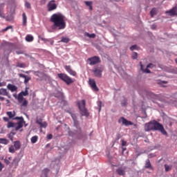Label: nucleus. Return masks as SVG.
I'll use <instances>...</instances> for the list:
<instances>
[{
  "label": "nucleus",
  "instance_id": "37998d69",
  "mask_svg": "<svg viewBox=\"0 0 177 177\" xmlns=\"http://www.w3.org/2000/svg\"><path fill=\"white\" fill-rule=\"evenodd\" d=\"M85 5H86V6H92V1H84Z\"/></svg>",
  "mask_w": 177,
  "mask_h": 177
},
{
  "label": "nucleus",
  "instance_id": "052dcab7",
  "mask_svg": "<svg viewBox=\"0 0 177 177\" xmlns=\"http://www.w3.org/2000/svg\"><path fill=\"white\" fill-rule=\"evenodd\" d=\"M148 157H149V158H153V157H154V154L150 153L149 155H148Z\"/></svg>",
  "mask_w": 177,
  "mask_h": 177
},
{
  "label": "nucleus",
  "instance_id": "c85d7f7f",
  "mask_svg": "<svg viewBox=\"0 0 177 177\" xmlns=\"http://www.w3.org/2000/svg\"><path fill=\"white\" fill-rule=\"evenodd\" d=\"M61 42H64V44H68V42H70V38L62 37Z\"/></svg>",
  "mask_w": 177,
  "mask_h": 177
},
{
  "label": "nucleus",
  "instance_id": "4d7b16f0",
  "mask_svg": "<svg viewBox=\"0 0 177 177\" xmlns=\"http://www.w3.org/2000/svg\"><path fill=\"white\" fill-rule=\"evenodd\" d=\"M122 106H127V100H124V102L121 103Z\"/></svg>",
  "mask_w": 177,
  "mask_h": 177
},
{
  "label": "nucleus",
  "instance_id": "4be33fe9",
  "mask_svg": "<svg viewBox=\"0 0 177 177\" xmlns=\"http://www.w3.org/2000/svg\"><path fill=\"white\" fill-rule=\"evenodd\" d=\"M157 12H158L157 8H153L150 11L151 17H154V16L157 15Z\"/></svg>",
  "mask_w": 177,
  "mask_h": 177
},
{
  "label": "nucleus",
  "instance_id": "412c9836",
  "mask_svg": "<svg viewBox=\"0 0 177 177\" xmlns=\"http://www.w3.org/2000/svg\"><path fill=\"white\" fill-rule=\"evenodd\" d=\"M22 19H23V22H22L23 26H27V15H26V12H24L22 14Z\"/></svg>",
  "mask_w": 177,
  "mask_h": 177
},
{
  "label": "nucleus",
  "instance_id": "7ed1b4c3",
  "mask_svg": "<svg viewBox=\"0 0 177 177\" xmlns=\"http://www.w3.org/2000/svg\"><path fill=\"white\" fill-rule=\"evenodd\" d=\"M57 77L59 78V80H62V81L65 82L66 85H71V84H73V82L75 81L66 73H58Z\"/></svg>",
  "mask_w": 177,
  "mask_h": 177
},
{
  "label": "nucleus",
  "instance_id": "ea45409f",
  "mask_svg": "<svg viewBox=\"0 0 177 177\" xmlns=\"http://www.w3.org/2000/svg\"><path fill=\"white\" fill-rule=\"evenodd\" d=\"M28 104V102H27L26 100H24L21 106H23L24 107H27Z\"/></svg>",
  "mask_w": 177,
  "mask_h": 177
},
{
  "label": "nucleus",
  "instance_id": "a18cd8bd",
  "mask_svg": "<svg viewBox=\"0 0 177 177\" xmlns=\"http://www.w3.org/2000/svg\"><path fill=\"white\" fill-rule=\"evenodd\" d=\"M136 48H138L137 45H133L130 47V50H135V49H136Z\"/></svg>",
  "mask_w": 177,
  "mask_h": 177
},
{
  "label": "nucleus",
  "instance_id": "7c9ffc66",
  "mask_svg": "<svg viewBox=\"0 0 177 177\" xmlns=\"http://www.w3.org/2000/svg\"><path fill=\"white\" fill-rule=\"evenodd\" d=\"M17 67H19L20 68H26V66L24 63L18 62L17 64Z\"/></svg>",
  "mask_w": 177,
  "mask_h": 177
},
{
  "label": "nucleus",
  "instance_id": "1a4fd4ad",
  "mask_svg": "<svg viewBox=\"0 0 177 177\" xmlns=\"http://www.w3.org/2000/svg\"><path fill=\"white\" fill-rule=\"evenodd\" d=\"M15 120H20V121H19L17 123V126L15 127V131H19V129H21V127L25 122L24 118H23V117H16Z\"/></svg>",
  "mask_w": 177,
  "mask_h": 177
},
{
  "label": "nucleus",
  "instance_id": "dca6fc26",
  "mask_svg": "<svg viewBox=\"0 0 177 177\" xmlns=\"http://www.w3.org/2000/svg\"><path fill=\"white\" fill-rule=\"evenodd\" d=\"M3 8H5V4H0V17L5 19V13H3Z\"/></svg>",
  "mask_w": 177,
  "mask_h": 177
},
{
  "label": "nucleus",
  "instance_id": "72a5a7b5",
  "mask_svg": "<svg viewBox=\"0 0 177 177\" xmlns=\"http://www.w3.org/2000/svg\"><path fill=\"white\" fill-rule=\"evenodd\" d=\"M40 128H46L48 127V124L46 122H41V124H39Z\"/></svg>",
  "mask_w": 177,
  "mask_h": 177
},
{
  "label": "nucleus",
  "instance_id": "79ce46f5",
  "mask_svg": "<svg viewBox=\"0 0 177 177\" xmlns=\"http://www.w3.org/2000/svg\"><path fill=\"white\" fill-rule=\"evenodd\" d=\"M132 59H138V53H133Z\"/></svg>",
  "mask_w": 177,
  "mask_h": 177
},
{
  "label": "nucleus",
  "instance_id": "cd10ccee",
  "mask_svg": "<svg viewBox=\"0 0 177 177\" xmlns=\"http://www.w3.org/2000/svg\"><path fill=\"white\" fill-rule=\"evenodd\" d=\"M31 143H37L38 142V136H32L30 139Z\"/></svg>",
  "mask_w": 177,
  "mask_h": 177
},
{
  "label": "nucleus",
  "instance_id": "9b49d317",
  "mask_svg": "<svg viewBox=\"0 0 177 177\" xmlns=\"http://www.w3.org/2000/svg\"><path fill=\"white\" fill-rule=\"evenodd\" d=\"M64 68H65L66 71H67V73H68V74H70V75H73V77H75L77 75V72H75L74 70H73V68H71V66L66 65L64 66Z\"/></svg>",
  "mask_w": 177,
  "mask_h": 177
},
{
  "label": "nucleus",
  "instance_id": "c9c22d12",
  "mask_svg": "<svg viewBox=\"0 0 177 177\" xmlns=\"http://www.w3.org/2000/svg\"><path fill=\"white\" fill-rule=\"evenodd\" d=\"M12 165L17 166V164H19V159L18 158H15L12 162Z\"/></svg>",
  "mask_w": 177,
  "mask_h": 177
},
{
  "label": "nucleus",
  "instance_id": "20e7f679",
  "mask_svg": "<svg viewBox=\"0 0 177 177\" xmlns=\"http://www.w3.org/2000/svg\"><path fill=\"white\" fill-rule=\"evenodd\" d=\"M85 100H82L81 102H77V106L80 110V114L88 117V115H89V113H88V110L85 108Z\"/></svg>",
  "mask_w": 177,
  "mask_h": 177
},
{
  "label": "nucleus",
  "instance_id": "c756f323",
  "mask_svg": "<svg viewBox=\"0 0 177 177\" xmlns=\"http://www.w3.org/2000/svg\"><path fill=\"white\" fill-rule=\"evenodd\" d=\"M10 161H12V156L4 159V162L6 164V165H9L10 164Z\"/></svg>",
  "mask_w": 177,
  "mask_h": 177
},
{
  "label": "nucleus",
  "instance_id": "e433bc0d",
  "mask_svg": "<svg viewBox=\"0 0 177 177\" xmlns=\"http://www.w3.org/2000/svg\"><path fill=\"white\" fill-rule=\"evenodd\" d=\"M21 94L23 95V96H28V88H26L25 91H22Z\"/></svg>",
  "mask_w": 177,
  "mask_h": 177
},
{
  "label": "nucleus",
  "instance_id": "0eeeda50",
  "mask_svg": "<svg viewBox=\"0 0 177 177\" xmlns=\"http://www.w3.org/2000/svg\"><path fill=\"white\" fill-rule=\"evenodd\" d=\"M90 66H95L97 63H100V58L97 56H94L88 59Z\"/></svg>",
  "mask_w": 177,
  "mask_h": 177
},
{
  "label": "nucleus",
  "instance_id": "4468645a",
  "mask_svg": "<svg viewBox=\"0 0 177 177\" xmlns=\"http://www.w3.org/2000/svg\"><path fill=\"white\" fill-rule=\"evenodd\" d=\"M13 146L15 149V150H20L21 147V143H20V141L17 140V141H14L13 142Z\"/></svg>",
  "mask_w": 177,
  "mask_h": 177
},
{
  "label": "nucleus",
  "instance_id": "09e8293b",
  "mask_svg": "<svg viewBox=\"0 0 177 177\" xmlns=\"http://www.w3.org/2000/svg\"><path fill=\"white\" fill-rule=\"evenodd\" d=\"M88 37H89V38H95L96 37V35H95V33L93 34H88Z\"/></svg>",
  "mask_w": 177,
  "mask_h": 177
},
{
  "label": "nucleus",
  "instance_id": "a878e982",
  "mask_svg": "<svg viewBox=\"0 0 177 177\" xmlns=\"http://www.w3.org/2000/svg\"><path fill=\"white\" fill-rule=\"evenodd\" d=\"M140 68L142 71H143L144 73H146L147 74H149V73H151L149 68H147L146 69H143V64H142V62H140Z\"/></svg>",
  "mask_w": 177,
  "mask_h": 177
},
{
  "label": "nucleus",
  "instance_id": "680f3d73",
  "mask_svg": "<svg viewBox=\"0 0 177 177\" xmlns=\"http://www.w3.org/2000/svg\"><path fill=\"white\" fill-rule=\"evenodd\" d=\"M122 149V153H124V151H125V150H127V148L123 147Z\"/></svg>",
  "mask_w": 177,
  "mask_h": 177
},
{
  "label": "nucleus",
  "instance_id": "49530a36",
  "mask_svg": "<svg viewBox=\"0 0 177 177\" xmlns=\"http://www.w3.org/2000/svg\"><path fill=\"white\" fill-rule=\"evenodd\" d=\"M102 104H103V102H102L101 101H100L98 102V107H99V111H100L102 110Z\"/></svg>",
  "mask_w": 177,
  "mask_h": 177
},
{
  "label": "nucleus",
  "instance_id": "b1692460",
  "mask_svg": "<svg viewBox=\"0 0 177 177\" xmlns=\"http://www.w3.org/2000/svg\"><path fill=\"white\" fill-rule=\"evenodd\" d=\"M26 41H27V42H32V41H34V37L32 35H28L26 37Z\"/></svg>",
  "mask_w": 177,
  "mask_h": 177
},
{
  "label": "nucleus",
  "instance_id": "2eb2a0df",
  "mask_svg": "<svg viewBox=\"0 0 177 177\" xmlns=\"http://www.w3.org/2000/svg\"><path fill=\"white\" fill-rule=\"evenodd\" d=\"M7 88L9 91H11V92H16V91H17V87L12 84H8Z\"/></svg>",
  "mask_w": 177,
  "mask_h": 177
},
{
  "label": "nucleus",
  "instance_id": "5701e85b",
  "mask_svg": "<svg viewBox=\"0 0 177 177\" xmlns=\"http://www.w3.org/2000/svg\"><path fill=\"white\" fill-rule=\"evenodd\" d=\"M145 168L147 169L150 168V169H153V167H151V163L150 162V160L149 159L146 160Z\"/></svg>",
  "mask_w": 177,
  "mask_h": 177
},
{
  "label": "nucleus",
  "instance_id": "f3484780",
  "mask_svg": "<svg viewBox=\"0 0 177 177\" xmlns=\"http://www.w3.org/2000/svg\"><path fill=\"white\" fill-rule=\"evenodd\" d=\"M6 115L10 119H13L16 116V112L15 111L6 112Z\"/></svg>",
  "mask_w": 177,
  "mask_h": 177
},
{
  "label": "nucleus",
  "instance_id": "a211bd4d",
  "mask_svg": "<svg viewBox=\"0 0 177 177\" xmlns=\"http://www.w3.org/2000/svg\"><path fill=\"white\" fill-rule=\"evenodd\" d=\"M67 113H69L71 115V118H73L75 124V127H77L78 125V120H77V116L75 114L70 113L69 111H67Z\"/></svg>",
  "mask_w": 177,
  "mask_h": 177
},
{
  "label": "nucleus",
  "instance_id": "864d4df0",
  "mask_svg": "<svg viewBox=\"0 0 177 177\" xmlns=\"http://www.w3.org/2000/svg\"><path fill=\"white\" fill-rule=\"evenodd\" d=\"M6 86V82H0V88L1 86Z\"/></svg>",
  "mask_w": 177,
  "mask_h": 177
},
{
  "label": "nucleus",
  "instance_id": "13d9d810",
  "mask_svg": "<svg viewBox=\"0 0 177 177\" xmlns=\"http://www.w3.org/2000/svg\"><path fill=\"white\" fill-rule=\"evenodd\" d=\"M23 99H24V98H23V95H19L18 96V100H19V102H21V100H23Z\"/></svg>",
  "mask_w": 177,
  "mask_h": 177
},
{
  "label": "nucleus",
  "instance_id": "9d476101",
  "mask_svg": "<svg viewBox=\"0 0 177 177\" xmlns=\"http://www.w3.org/2000/svg\"><path fill=\"white\" fill-rule=\"evenodd\" d=\"M119 124H122V125H125L126 127H128L129 125H133V123L131 121H129L128 120L125 119V118L122 117L118 120Z\"/></svg>",
  "mask_w": 177,
  "mask_h": 177
},
{
  "label": "nucleus",
  "instance_id": "393cba45",
  "mask_svg": "<svg viewBox=\"0 0 177 177\" xmlns=\"http://www.w3.org/2000/svg\"><path fill=\"white\" fill-rule=\"evenodd\" d=\"M17 150H16V148H15L14 145H11L8 148L9 153H12V154L15 153Z\"/></svg>",
  "mask_w": 177,
  "mask_h": 177
},
{
  "label": "nucleus",
  "instance_id": "473e14b6",
  "mask_svg": "<svg viewBox=\"0 0 177 177\" xmlns=\"http://www.w3.org/2000/svg\"><path fill=\"white\" fill-rule=\"evenodd\" d=\"M13 136H15V133L11 132L8 135V138L11 140L12 142H13Z\"/></svg>",
  "mask_w": 177,
  "mask_h": 177
},
{
  "label": "nucleus",
  "instance_id": "423d86ee",
  "mask_svg": "<svg viewBox=\"0 0 177 177\" xmlns=\"http://www.w3.org/2000/svg\"><path fill=\"white\" fill-rule=\"evenodd\" d=\"M55 2V0H51L48 2L47 5L48 12H52L53 10H56V9H57V5Z\"/></svg>",
  "mask_w": 177,
  "mask_h": 177
},
{
  "label": "nucleus",
  "instance_id": "f704fd0d",
  "mask_svg": "<svg viewBox=\"0 0 177 177\" xmlns=\"http://www.w3.org/2000/svg\"><path fill=\"white\" fill-rule=\"evenodd\" d=\"M15 127V123L12 122H8L7 124V128H13Z\"/></svg>",
  "mask_w": 177,
  "mask_h": 177
},
{
  "label": "nucleus",
  "instance_id": "a19ab883",
  "mask_svg": "<svg viewBox=\"0 0 177 177\" xmlns=\"http://www.w3.org/2000/svg\"><path fill=\"white\" fill-rule=\"evenodd\" d=\"M10 28H12V26H7L4 29H3V32L8 31V30H10Z\"/></svg>",
  "mask_w": 177,
  "mask_h": 177
},
{
  "label": "nucleus",
  "instance_id": "aec40b11",
  "mask_svg": "<svg viewBox=\"0 0 177 177\" xmlns=\"http://www.w3.org/2000/svg\"><path fill=\"white\" fill-rule=\"evenodd\" d=\"M50 171V170L48 168H45L42 170L41 171V176H48V174H49V172Z\"/></svg>",
  "mask_w": 177,
  "mask_h": 177
},
{
  "label": "nucleus",
  "instance_id": "de8ad7c7",
  "mask_svg": "<svg viewBox=\"0 0 177 177\" xmlns=\"http://www.w3.org/2000/svg\"><path fill=\"white\" fill-rule=\"evenodd\" d=\"M154 67V64H149L147 66V68H153Z\"/></svg>",
  "mask_w": 177,
  "mask_h": 177
},
{
  "label": "nucleus",
  "instance_id": "6e6552de",
  "mask_svg": "<svg viewBox=\"0 0 177 177\" xmlns=\"http://www.w3.org/2000/svg\"><path fill=\"white\" fill-rule=\"evenodd\" d=\"M88 84L91 88L94 91V92H99V88L96 85V82L93 79H89Z\"/></svg>",
  "mask_w": 177,
  "mask_h": 177
},
{
  "label": "nucleus",
  "instance_id": "603ef678",
  "mask_svg": "<svg viewBox=\"0 0 177 177\" xmlns=\"http://www.w3.org/2000/svg\"><path fill=\"white\" fill-rule=\"evenodd\" d=\"M41 122H42V119H39L36 121V124H38L39 125H40Z\"/></svg>",
  "mask_w": 177,
  "mask_h": 177
},
{
  "label": "nucleus",
  "instance_id": "774afa93",
  "mask_svg": "<svg viewBox=\"0 0 177 177\" xmlns=\"http://www.w3.org/2000/svg\"><path fill=\"white\" fill-rule=\"evenodd\" d=\"M40 177H46V176H41Z\"/></svg>",
  "mask_w": 177,
  "mask_h": 177
},
{
  "label": "nucleus",
  "instance_id": "2f4dec72",
  "mask_svg": "<svg viewBox=\"0 0 177 177\" xmlns=\"http://www.w3.org/2000/svg\"><path fill=\"white\" fill-rule=\"evenodd\" d=\"M165 168L166 172H169V171H171V169H172V167H171L170 165H165Z\"/></svg>",
  "mask_w": 177,
  "mask_h": 177
},
{
  "label": "nucleus",
  "instance_id": "e2e57ef3",
  "mask_svg": "<svg viewBox=\"0 0 177 177\" xmlns=\"http://www.w3.org/2000/svg\"><path fill=\"white\" fill-rule=\"evenodd\" d=\"M89 9H90L91 10H93V7H92V6H89Z\"/></svg>",
  "mask_w": 177,
  "mask_h": 177
},
{
  "label": "nucleus",
  "instance_id": "58836bf2",
  "mask_svg": "<svg viewBox=\"0 0 177 177\" xmlns=\"http://www.w3.org/2000/svg\"><path fill=\"white\" fill-rule=\"evenodd\" d=\"M30 80H31V77H28V76H26L25 78H24V84H28V81H30Z\"/></svg>",
  "mask_w": 177,
  "mask_h": 177
},
{
  "label": "nucleus",
  "instance_id": "6ab92c4d",
  "mask_svg": "<svg viewBox=\"0 0 177 177\" xmlns=\"http://www.w3.org/2000/svg\"><path fill=\"white\" fill-rule=\"evenodd\" d=\"M0 95L8 96L9 97V93L6 88H0Z\"/></svg>",
  "mask_w": 177,
  "mask_h": 177
},
{
  "label": "nucleus",
  "instance_id": "5fc2aeb1",
  "mask_svg": "<svg viewBox=\"0 0 177 177\" xmlns=\"http://www.w3.org/2000/svg\"><path fill=\"white\" fill-rule=\"evenodd\" d=\"M3 121H5V122H9V118H8L4 117V118H3Z\"/></svg>",
  "mask_w": 177,
  "mask_h": 177
},
{
  "label": "nucleus",
  "instance_id": "338daca9",
  "mask_svg": "<svg viewBox=\"0 0 177 177\" xmlns=\"http://www.w3.org/2000/svg\"><path fill=\"white\" fill-rule=\"evenodd\" d=\"M176 63L177 64V58L175 59Z\"/></svg>",
  "mask_w": 177,
  "mask_h": 177
},
{
  "label": "nucleus",
  "instance_id": "f257e3e1",
  "mask_svg": "<svg viewBox=\"0 0 177 177\" xmlns=\"http://www.w3.org/2000/svg\"><path fill=\"white\" fill-rule=\"evenodd\" d=\"M50 21L53 23L52 29L58 28V30H64L66 28V21L64 16L58 14H53L50 17Z\"/></svg>",
  "mask_w": 177,
  "mask_h": 177
},
{
  "label": "nucleus",
  "instance_id": "6e6d98bb",
  "mask_svg": "<svg viewBox=\"0 0 177 177\" xmlns=\"http://www.w3.org/2000/svg\"><path fill=\"white\" fill-rule=\"evenodd\" d=\"M151 28L152 30H156V28H157V25L153 24V25L151 26Z\"/></svg>",
  "mask_w": 177,
  "mask_h": 177
},
{
  "label": "nucleus",
  "instance_id": "bb28decb",
  "mask_svg": "<svg viewBox=\"0 0 177 177\" xmlns=\"http://www.w3.org/2000/svg\"><path fill=\"white\" fill-rule=\"evenodd\" d=\"M0 143L1 145H9V140L6 138H0Z\"/></svg>",
  "mask_w": 177,
  "mask_h": 177
},
{
  "label": "nucleus",
  "instance_id": "0e129e2a",
  "mask_svg": "<svg viewBox=\"0 0 177 177\" xmlns=\"http://www.w3.org/2000/svg\"><path fill=\"white\" fill-rule=\"evenodd\" d=\"M0 100H2V101H3V100H5V97H0Z\"/></svg>",
  "mask_w": 177,
  "mask_h": 177
},
{
  "label": "nucleus",
  "instance_id": "8fccbe9b",
  "mask_svg": "<svg viewBox=\"0 0 177 177\" xmlns=\"http://www.w3.org/2000/svg\"><path fill=\"white\" fill-rule=\"evenodd\" d=\"M19 77H20L21 78H26L27 77V75L22 74V73H19Z\"/></svg>",
  "mask_w": 177,
  "mask_h": 177
},
{
  "label": "nucleus",
  "instance_id": "c03bdc74",
  "mask_svg": "<svg viewBox=\"0 0 177 177\" xmlns=\"http://www.w3.org/2000/svg\"><path fill=\"white\" fill-rule=\"evenodd\" d=\"M5 168V165L0 162V172Z\"/></svg>",
  "mask_w": 177,
  "mask_h": 177
},
{
  "label": "nucleus",
  "instance_id": "f03ea898",
  "mask_svg": "<svg viewBox=\"0 0 177 177\" xmlns=\"http://www.w3.org/2000/svg\"><path fill=\"white\" fill-rule=\"evenodd\" d=\"M145 132H150V131H159L162 135H167V131L164 129V126L160 124L156 120H152L146 123L144 126Z\"/></svg>",
  "mask_w": 177,
  "mask_h": 177
},
{
  "label": "nucleus",
  "instance_id": "ddd939ff",
  "mask_svg": "<svg viewBox=\"0 0 177 177\" xmlns=\"http://www.w3.org/2000/svg\"><path fill=\"white\" fill-rule=\"evenodd\" d=\"M116 172L120 176H124L125 175V168L119 167L116 169Z\"/></svg>",
  "mask_w": 177,
  "mask_h": 177
},
{
  "label": "nucleus",
  "instance_id": "f8f14e48",
  "mask_svg": "<svg viewBox=\"0 0 177 177\" xmlns=\"http://www.w3.org/2000/svg\"><path fill=\"white\" fill-rule=\"evenodd\" d=\"M165 13L169 16H177V8L174 7L169 11H166Z\"/></svg>",
  "mask_w": 177,
  "mask_h": 177
},
{
  "label": "nucleus",
  "instance_id": "bf43d9fd",
  "mask_svg": "<svg viewBox=\"0 0 177 177\" xmlns=\"http://www.w3.org/2000/svg\"><path fill=\"white\" fill-rule=\"evenodd\" d=\"M52 138H53V136L52 134H48V135L47 136V139L50 140V139H52Z\"/></svg>",
  "mask_w": 177,
  "mask_h": 177
},
{
  "label": "nucleus",
  "instance_id": "39448f33",
  "mask_svg": "<svg viewBox=\"0 0 177 177\" xmlns=\"http://www.w3.org/2000/svg\"><path fill=\"white\" fill-rule=\"evenodd\" d=\"M104 70V68L103 66H97L93 70V73L95 77L100 78L102 77V73H103Z\"/></svg>",
  "mask_w": 177,
  "mask_h": 177
},
{
  "label": "nucleus",
  "instance_id": "4c0bfd02",
  "mask_svg": "<svg viewBox=\"0 0 177 177\" xmlns=\"http://www.w3.org/2000/svg\"><path fill=\"white\" fill-rule=\"evenodd\" d=\"M25 6L27 9H31V4L28 1H26Z\"/></svg>",
  "mask_w": 177,
  "mask_h": 177
},
{
  "label": "nucleus",
  "instance_id": "69168bd1",
  "mask_svg": "<svg viewBox=\"0 0 177 177\" xmlns=\"http://www.w3.org/2000/svg\"><path fill=\"white\" fill-rule=\"evenodd\" d=\"M174 73H175V74H177V68H175V69H174Z\"/></svg>",
  "mask_w": 177,
  "mask_h": 177
},
{
  "label": "nucleus",
  "instance_id": "3c124183",
  "mask_svg": "<svg viewBox=\"0 0 177 177\" xmlns=\"http://www.w3.org/2000/svg\"><path fill=\"white\" fill-rule=\"evenodd\" d=\"M121 142H122V146H127V141L122 140Z\"/></svg>",
  "mask_w": 177,
  "mask_h": 177
}]
</instances>
